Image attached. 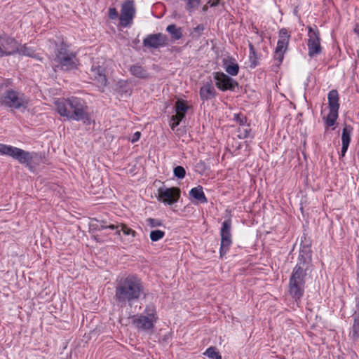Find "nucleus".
Returning <instances> with one entry per match:
<instances>
[{
	"label": "nucleus",
	"mask_w": 359,
	"mask_h": 359,
	"mask_svg": "<svg viewBox=\"0 0 359 359\" xmlns=\"http://www.w3.org/2000/svg\"><path fill=\"white\" fill-rule=\"evenodd\" d=\"M143 293L144 285L138 276L126 274L117 278L114 298L121 306H131Z\"/></svg>",
	"instance_id": "nucleus-1"
},
{
	"label": "nucleus",
	"mask_w": 359,
	"mask_h": 359,
	"mask_svg": "<svg viewBox=\"0 0 359 359\" xmlns=\"http://www.w3.org/2000/svg\"><path fill=\"white\" fill-rule=\"evenodd\" d=\"M311 266V255L308 248H302L299 255L298 262L294 267L289 280V294L296 302L304 294L307 272Z\"/></svg>",
	"instance_id": "nucleus-2"
},
{
	"label": "nucleus",
	"mask_w": 359,
	"mask_h": 359,
	"mask_svg": "<svg viewBox=\"0 0 359 359\" xmlns=\"http://www.w3.org/2000/svg\"><path fill=\"white\" fill-rule=\"evenodd\" d=\"M55 106L57 113L69 120L81 121L84 123L89 120L87 104L81 98H60L55 101Z\"/></svg>",
	"instance_id": "nucleus-3"
},
{
	"label": "nucleus",
	"mask_w": 359,
	"mask_h": 359,
	"mask_svg": "<svg viewBox=\"0 0 359 359\" xmlns=\"http://www.w3.org/2000/svg\"><path fill=\"white\" fill-rule=\"evenodd\" d=\"M28 104V97L16 89L8 88L0 95V104L11 110L26 109Z\"/></svg>",
	"instance_id": "nucleus-4"
},
{
	"label": "nucleus",
	"mask_w": 359,
	"mask_h": 359,
	"mask_svg": "<svg viewBox=\"0 0 359 359\" xmlns=\"http://www.w3.org/2000/svg\"><path fill=\"white\" fill-rule=\"evenodd\" d=\"M133 324L136 328L142 331L151 330L157 321V316L154 306H147L141 314L132 317Z\"/></svg>",
	"instance_id": "nucleus-5"
},
{
	"label": "nucleus",
	"mask_w": 359,
	"mask_h": 359,
	"mask_svg": "<svg viewBox=\"0 0 359 359\" xmlns=\"http://www.w3.org/2000/svg\"><path fill=\"white\" fill-rule=\"evenodd\" d=\"M53 62L56 67L66 71L76 68L79 63L76 53L62 45L57 49Z\"/></svg>",
	"instance_id": "nucleus-6"
},
{
	"label": "nucleus",
	"mask_w": 359,
	"mask_h": 359,
	"mask_svg": "<svg viewBox=\"0 0 359 359\" xmlns=\"http://www.w3.org/2000/svg\"><path fill=\"white\" fill-rule=\"evenodd\" d=\"M0 154L12 157L21 164L29 163L34 153L25 151L20 148L0 143Z\"/></svg>",
	"instance_id": "nucleus-7"
},
{
	"label": "nucleus",
	"mask_w": 359,
	"mask_h": 359,
	"mask_svg": "<svg viewBox=\"0 0 359 359\" xmlns=\"http://www.w3.org/2000/svg\"><path fill=\"white\" fill-rule=\"evenodd\" d=\"M231 221L228 219L222 222L220 229L221 243L219 253L220 257H223L229 250L232 243L231 233Z\"/></svg>",
	"instance_id": "nucleus-8"
},
{
	"label": "nucleus",
	"mask_w": 359,
	"mask_h": 359,
	"mask_svg": "<svg viewBox=\"0 0 359 359\" xmlns=\"http://www.w3.org/2000/svg\"><path fill=\"white\" fill-rule=\"evenodd\" d=\"M290 34L285 28L280 29L278 32V40L274 52V59L279 63H281L284 58V54L286 52Z\"/></svg>",
	"instance_id": "nucleus-9"
},
{
	"label": "nucleus",
	"mask_w": 359,
	"mask_h": 359,
	"mask_svg": "<svg viewBox=\"0 0 359 359\" xmlns=\"http://www.w3.org/2000/svg\"><path fill=\"white\" fill-rule=\"evenodd\" d=\"M308 50L309 55L312 57L321 53L320 39L318 29L311 27H308Z\"/></svg>",
	"instance_id": "nucleus-10"
},
{
	"label": "nucleus",
	"mask_w": 359,
	"mask_h": 359,
	"mask_svg": "<svg viewBox=\"0 0 359 359\" xmlns=\"http://www.w3.org/2000/svg\"><path fill=\"white\" fill-rule=\"evenodd\" d=\"M180 196V191L178 188L161 187L158 190V200L165 205L175 203Z\"/></svg>",
	"instance_id": "nucleus-11"
},
{
	"label": "nucleus",
	"mask_w": 359,
	"mask_h": 359,
	"mask_svg": "<svg viewBox=\"0 0 359 359\" xmlns=\"http://www.w3.org/2000/svg\"><path fill=\"white\" fill-rule=\"evenodd\" d=\"M18 41L7 35L0 36V56H8L17 53Z\"/></svg>",
	"instance_id": "nucleus-12"
},
{
	"label": "nucleus",
	"mask_w": 359,
	"mask_h": 359,
	"mask_svg": "<svg viewBox=\"0 0 359 359\" xmlns=\"http://www.w3.org/2000/svg\"><path fill=\"white\" fill-rule=\"evenodd\" d=\"M189 107L187 102L182 100H178L175 104V114L170 118V128L172 130L179 126L180 121L184 118L188 111Z\"/></svg>",
	"instance_id": "nucleus-13"
},
{
	"label": "nucleus",
	"mask_w": 359,
	"mask_h": 359,
	"mask_svg": "<svg viewBox=\"0 0 359 359\" xmlns=\"http://www.w3.org/2000/svg\"><path fill=\"white\" fill-rule=\"evenodd\" d=\"M135 9L134 7L133 1H127L121 7V15H120V24L123 27L129 26L135 16Z\"/></svg>",
	"instance_id": "nucleus-14"
},
{
	"label": "nucleus",
	"mask_w": 359,
	"mask_h": 359,
	"mask_svg": "<svg viewBox=\"0 0 359 359\" xmlns=\"http://www.w3.org/2000/svg\"><path fill=\"white\" fill-rule=\"evenodd\" d=\"M89 76L99 88L102 89L107 86V79L104 67L93 64L90 69Z\"/></svg>",
	"instance_id": "nucleus-15"
},
{
	"label": "nucleus",
	"mask_w": 359,
	"mask_h": 359,
	"mask_svg": "<svg viewBox=\"0 0 359 359\" xmlns=\"http://www.w3.org/2000/svg\"><path fill=\"white\" fill-rule=\"evenodd\" d=\"M216 86L222 91L233 90L238 83L223 72H216L214 76Z\"/></svg>",
	"instance_id": "nucleus-16"
},
{
	"label": "nucleus",
	"mask_w": 359,
	"mask_h": 359,
	"mask_svg": "<svg viewBox=\"0 0 359 359\" xmlns=\"http://www.w3.org/2000/svg\"><path fill=\"white\" fill-rule=\"evenodd\" d=\"M167 43V37L163 34H154L148 35L144 40L145 47L158 48L165 46Z\"/></svg>",
	"instance_id": "nucleus-17"
},
{
	"label": "nucleus",
	"mask_w": 359,
	"mask_h": 359,
	"mask_svg": "<svg viewBox=\"0 0 359 359\" xmlns=\"http://www.w3.org/2000/svg\"><path fill=\"white\" fill-rule=\"evenodd\" d=\"M353 133V127L346 125L341 133V156L344 157L348 150L351 142V136Z\"/></svg>",
	"instance_id": "nucleus-18"
},
{
	"label": "nucleus",
	"mask_w": 359,
	"mask_h": 359,
	"mask_svg": "<svg viewBox=\"0 0 359 359\" xmlns=\"http://www.w3.org/2000/svg\"><path fill=\"white\" fill-rule=\"evenodd\" d=\"M100 229H110L111 230H116V233L118 235H120V231H123V234L126 236H131L133 238H134L136 236V232L126 226L124 224H110L108 226L101 225Z\"/></svg>",
	"instance_id": "nucleus-19"
},
{
	"label": "nucleus",
	"mask_w": 359,
	"mask_h": 359,
	"mask_svg": "<svg viewBox=\"0 0 359 359\" xmlns=\"http://www.w3.org/2000/svg\"><path fill=\"white\" fill-rule=\"evenodd\" d=\"M216 95V90L211 81L206 82L200 89V97L203 100H208Z\"/></svg>",
	"instance_id": "nucleus-20"
},
{
	"label": "nucleus",
	"mask_w": 359,
	"mask_h": 359,
	"mask_svg": "<svg viewBox=\"0 0 359 359\" xmlns=\"http://www.w3.org/2000/svg\"><path fill=\"white\" fill-rule=\"evenodd\" d=\"M327 100L330 111H338L339 109V103L337 90H330L327 95Z\"/></svg>",
	"instance_id": "nucleus-21"
},
{
	"label": "nucleus",
	"mask_w": 359,
	"mask_h": 359,
	"mask_svg": "<svg viewBox=\"0 0 359 359\" xmlns=\"http://www.w3.org/2000/svg\"><path fill=\"white\" fill-rule=\"evenodd\" d=\"M224 67L226 73L231 76H236L238 73L239 66L233 58L224 60Z\"/></svg>",
	"instance_id": "nucleus-22"
},
{
	"label": "nucleus",
	"mask_w": 359,
	"mask_h": 359,
	"mask_svg": "<svg viewBox=\"0 0 359 359\" xmlns=\"http://www.w3.org/2000/svg\"><path fill=\"white\" fill-rule=\"evenodd\" d=\"M189 195L201 203H206L208 202L201 186L192 188L189 191Z\"/></svg>",
	"instance_id": "nucleus-23"
},
{
	"label": "nucleus",
	"mask_w": 359,
	"mask_h": 359,
	"mask_svg": "<svg viewBox=\"0 0 359 359\" xmlns=\"http://www.w3.org/2000/svg\"><path fill=\"white\" fill-rule=\"evenodd\" d=\"M16 53L22 56L34 57L39 60H41L38 54L35 53V50L32 48L27 46L26 44L20 45L18 43V50Z\"/></svg>",
	"instance_id": "nucleus-24"
},
{
	"label": "nucleus",
	"mask_w": 359,
	"mask_h": 359,
	"mask_svg": "<svg viewBox=\"0 0 359 359\" xmlns=\"http://www.w3.org/2000/svg\"><path fill=\"white\" fill-rule=\"evenodd\" d=\"M130 72L139 79H146L148 77L147 70L142 66L138 65H133L130 67Z\"/></svg>",
	"instance_id": "nucleus-25"
},
{
	"label": "nucleus",
	"mask_w": 359,
	"mask_h": 359,
	"mask_svg": "<svg viewBox=\"0 0 359 359\" xmlns=\"http://www.w3.org/2000/svg\"><path fill=\"white\" fill-rule=\"evenodd\" d=\"M166 31L171 35L175 40H179L182 37V31L180 27H177L175 25H170L167 27Z\"/></svg>",
	"instance_id": "nucleus-26"
},
{
	"label": "nucleus",
	"mask_w": 359,
	"mask_h": 359,
	"mask_svg": "<svg viewBox=\"0 0 359 359\" xmlns=\"http://www.w3.org/2000/svg\"><path fill=\"white\" fill-rule=\"evenodd\" d=\"M185 4V8L187 11L189 13H191L196 10L200 4H201V0H183Z\"/></svg>",
	"instance_id": "nucleus-27"
},
{
	"label": "nucleus",
	"mask_w": 359,
	"mask_h": 359,
	"mask_svg": "<svg viewBox=\"0 0 359 359\" xmlns=\"http://www.w3.org/2000/svg\"><path fill=\"white\" fill-rule=\"evenodd\" d=\"M338 118V111H330L327 117L325 118V123L327 126L330 127L334 125Z\"/></svg>",
	"instance_id": "nucleus-28"
},
{
	"label": "nucleus",
	"mask_w": 359,
	"mask_h": 359,
	"mask_svg": "<svg viewBox=\"0 0 359 359\" xmlns=\"http://www.w3.org/2000/svg\"><path fill=\"white\" fill-rule=\"evenodd\" d=\"M251 129L249 126L245 125V126L239 127L238 130V137L240 139H245L250 137Z\"/></svg>",
	"instance_id": "nucleus-29"
},
{
	"label": "nucleus",
	"mask_w": 359,
	"mask_h": 359,
	"mask_svg": "<svg viewBox=\"0 0 359 359\" xmlns=\"http://www.w3.org/2000/svg\"><path fill=\"white\" fill-rule=\"evenodd\" d=\"M165 231L161 230H154L150 232L149 238L153 242L161 240L165 236Z\"/></svg>",
	"instance_id": "nucleus-30"
},
{
	"label": "nucleus",
	"mask_w": 359,
	"mask_h": 359,
	"mask_svg": "<svg viewBox=\"0 0 359 359\" xmlns=\"http://www.w3.org/2000/svg\"><path fill=\"white\" fill-rule=\"evenodd\" d=\"M351 337L355 339L358 337L359 335V317L355 316L353 325V329L352 331L350 333Z\"/></svg>",
	"instance_id": "nucleus-31"
},
{
	"label": "nucleus",
	"mask_w": 359,
	"mask_h": 359,
	"mask_svg": "<svg viewBox=\"0 0 359 359\" xmlns=\"http://www.w3.org/2000/svg\"><path fill=\"white\" fill-rule=\"evenodd\" d=\"M204 354L211 359H222V356L216 351V348L212 346L209 347Z\"/></svg>",
	"instance_id": "nucleus-32"
},
{
	"label": "nucleus",
	"mask_w": 359,
	"mask_h": 359,
	"mask_svg": "<svg viewBox=\"0 0 359 359\" xmlns=\"http://www.w3.org/2000/svg\"><path fill=\"white\" fill-rule=\"evenodd\" d=\"M147 226L151 228H156L163 226V222L158 219L147 218L146 219Z\"/></svg>",
	"instance_id": "nucleus-33"
},
{
	"label": "nucleus",
	"mask_w": 359,
	"mask_h": 359,
	"mask_svg": "<svg viewBox=\"0 0 359 359\" xmlns=\"http://www.w3.org/2000/svg\"><path fill=\"white\" fill-rule=\"evenodd\" d=\"M233 120L240 125V127L247 125V118L242 114H234Z\"/></svg>",
	"instance_id": "nucleus-34"
},
{
	"label": "nucleus",
	"mask_w": 359,
	"mask_h": 359,
	"mask_svg": "<svg viewBox=\"0 0 359 359\" xmlns=\"http://www.w3.org/2000/svg\"><path fill=\"white\" fill-rule=\"evenodd\" d=\"M174 175L179 179H183L185 177L186 171L182 166H177L174 168Z\"/></svg>",
	"instance_id": "nucleus-35"
},
{
	"label": "nucleus",
	"mask_w": 359,
	"mask_h": 359,
	"mask_svg": "<svg viewBox=\"0 0 359 359\" xmlns=\"http://www.w3.org/2000/svg\"><path fill=\"white\" fill-rule=\"evenodd\" d=\"M109 17L110 19H116L118 17V12L115 8H109Z\"/></svg>",
	"instance_id": "nucleus-36"
},
{
	"label": "nucleus",
	"mask_w": 359,
	"mask_h": 359,
	"mask_svg": "<svg viewBox=\"0 0 359 359\" xmlns=\"http://www.w3.org/2000/svg\"><path fill=\"white\" fill-rule=\"evenodd\" d=\"M140 136H141L140 132H135L133 135V137L131 139V142L134 143V142H136L137 141H138L140 138Z\"/></svg>",
	"instance_id": "nucleus-37"
},
{
	"label": "nucleus",
	"mask_w": 359,
	"mask_h": 359,
	"mask_svg": "<svg viewBox=\"0 0 359 359\" xmlns=\"http://www.w3.org/2000/svg\"><path fill=\"white\" fill-rule=\"evenodd\" d=\"M208 4H209L210 6H211V7L215 6L218 4V1H209L208 2Z\"/></svg>",
	"instance_id": "nucleus-38"
},
{
	"label": "nucleus",
	"mask_w": 359,
	"mask_h": 359,
	"mask_svg": "<svg viewBox=\"0 0 359 359\" xmlns=\"http://www.w3.org/2000/svg\"><path fill=\"white\" fill-rule=\"evenodd\" d=\"M354 32L355 33H356L358 35H359V24H356L355 25V27L354 28Z\"/></svg>",
	"instance_id": "nucleus-39"
},
{
	"label": "nucleus",
	"mask_w": 359,
	"mask_h": 359,
	"mask_svg": "<svg viewBox=\"0 0 359 359\" xmlns=\"http://www.w3.org/2000/svg\"><path fill=\"white\" fill-rule=\"evenodd\" d=\"M249 48H250V54L252 53L254 55L255 54L254 48L251 43L249 44Z\"/></svg>",
	"instance_id": "nucleus-40"
},
{
	"label": "nucleus",
	"mask_w": 359,
	"mask_h": 359,
	"mask_svg": "<svg viewBox=\"0 0 359 359\" xmlns=\"http://www.w3.org/2000/svg\"><path fill=\"white\" fill-rule=\"evenodd\" d=\"M208 8V4L204 5L203 7V11H204V12L207 11Z\"/></svg>",
	"instance_id": "nucleus-41"
}]
</instances>
